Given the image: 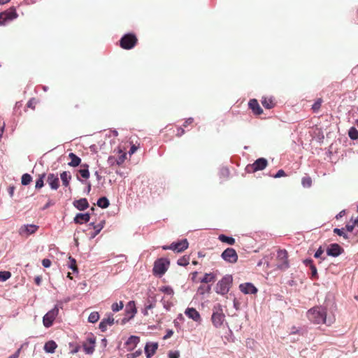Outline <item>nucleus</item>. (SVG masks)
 I'll list each match as a JSON object with an SVG mask.
<instances>
[{
	"mask_svg": "<svg viewBox=\"0 0 358 358\" xmlns=\"http://www.w3.org/2000/svg\"><path fill=\"white\" fill-rule=\"evenodd\" d=\"M159 291L169 296H173L174 294V291L170 286H162L159 288Z\"/></svg>",
	"mask_w": 358,
	"mask_h": 358,
	"instance_id": "nucleus-40",
	"label": "nucleus"
},
{
	"mask_svg": "<svg viewBox=\"0 0 358 358\" xmlns=\"http://www.w3.org/2000/svg\"><path fill=\"white\" fill-rule=\"evenodd\" d=\"M354 227H355V224H348L345 225V229L348 231H352L353 229H354Z\"/></svg>",
	"mask_w": 358,
	"mask_h": 358,
	"instance_id": "nucleus-62",
	"label": "nucleus"
},
{
	"mask_svg": "<svg viewBox=\"0 0 358 358\" xmlns=\"http://www.w3.org/2000/svg\"><path fill=\"white\" fill-rule=\"evenodd\" d=\"M221 257L225 262L234 264L238 261V255L236 251L232 248H227L221 254Z\"/></svg>",
	"mask_w": 358,
	"mask_h": 358,
	"instance_id": "nucleus-8",
	"label": "nucleus"
},
{
	"mask_svg": "<svg viewBox=\"0 0 358 358\" xmlns=\"http://www.w3.org/2000/svg\"><path fill=\"white\" fill-rule=\"evenodd\" d=\"M69 157L71 159V162L68 163V165L70 166L76 167L81 162V159L73 152L69 154Z\"/></svg>",
	"mask_w": 358,
	"mask_h": 358,
	"instance_id": "nucleus-27",
	"label": "nucleus"
},
{
	"mask_svg": "<svg viewBox=\"0 0 358 358\" xmlns=\"http://www.w3.org/2000/svg\"><path fill=\"white\" fill-rule=\"evenodd\" d=\"M158 343L156 342H148L144 348L145 354L147 358L152 357L158 348Z\"/></svg>",
	"mask_w": 358,
	"mask_h": 358,
	"instance_id": "nucleus-14",
	"label": "nucleus"
},
{
	"mask_svg": "<svg viewBox=\"0 0 358 358\" xmlns=\"http://www.w3.org/2000/svg\"><path fill=\"white\" fill-rule=\"evenodd\" d=\"M348 136L352 140H357L358 138V131L352 127L348 131Z\"/></svg>",
	"mask_w": 358,
	"mask_h": 358,
	"instance_id": "nucleus-42",
	"label": "nucleus"
},
{
	"mask_svg": "<svg viewBox=\"0 0 358 358\" xmlns=\"http://www.w3.org/2000/svg\"><path fill=\"white\" fill-rule=\"evenodd\" d=\"M334 233L337 234L338 236H343L345 239L349 238L348 235L344 232L343 228H341V229L334 228Z\"/></svg>",
	"mask_w": 358,
	"mask_h": 358,
	"instance_id": "nucleus-47",
	"label": "nucleus"
},
{
	"mask_svg": "<svg viewBox=\"0 0 358 358\" xmlns=\"http://www.w3.org/2000/svg\"><path fill=\"white\" fill-rule=\"evenodd\" d=\"M225 320V315L223 313L222 306L217 303L213 306L211 320L213 325L216 327H220Z\"/></svg>",
	"mask_w": 358,
	"mask_h": 358,
	"instance_id": "nucleus-3",
	"label": "nucleus"
},
{
	"mask_svg": "<svg viewBox=\"0 0 358 358\" xmlns=\"http://www.w3.org/2000/svg\"><path fill=\"white\" fill-rule=\"evenodd\" d=\"M189 257L183 256L178 259L177 264L181 266H186L189 264Z\"/></svg>",
	"mask_w": 358,
	"mask_h": 358,
	"instance_id": "nucleus-44",
	"label": "nucleus"
},
{
	"mask_svg": "<svg viewBox=\"0 0 358 358\" xmlns=\"http://www.w3.org/2000/svg\"><path fill=\"white\" fill-rule=\"evenodd\" d=\"M277 257L278 259V268L285 271L289 268V264L287 260V252L285 250H279L278 251Z\"/></svg>",
	"mask_w": 358,
	"mask_h": 358,
	"instance_id": "nucleus-9",
	"label": "nucleus"
},
{
	"mask_svg": "<svg viewBox=\"0 0 358 358\" xmlns=\"http://www.w3.org/2000/svg\"><path fill=\"white\" fill-rule=\"evenodd\" d=\"M22 348V346H21L19 349H17L14 354L10 355L8 358H18L20 356Z\"/></svg>",
	"mask_w": 358,
	"mask_h": 358,
	"instance_id": "nucleus-58",
	"label": "nucleus"
},
{
	"mask_svg": "<svg viewBox=\"0 0 358 358\" xmlns=\"http://www.w3.org/2000/svg\"><path fill=\"white\" fill-rule=\"evenodd\" d=\"M321 104H322V99H318L317 101H315V102L313 104L312 106V109L314 110V111H317L320 109V106H321Z\"/></svg>",
	"mask_w": 358,
	"mask_h": 358,
	"instance_id": "nucleus-52",
	"label": "nucleus"
},
{
	"mask_svg": "<svg viewBox=\"0 0 358 358\" xmlns=\"http://www.w3.org/2000/svg\"><path fill=\"white\" fill-rule=\"evenodd\" d=\"M137 147L135 145H133L131 148H130V150L129 151V155H132L134 154L136 150H137Z\"/></svg>",
	"mask_w": 358,
	"mask_h": 358,
	"instance_id": "nucleus-63",
	"label": "nucleus"
},
{
	"mask_svg": "<svg viewBox=\"0 0 358 358\" xmlns=\"http://www.w3.org/2000/svg\"><path fill=\"white\" fill-rule=\"evenodd\" d=\"M188 246L189 243L186 238L171 243V250L176 252H183Z\"/></svg>",
	"mask_w": 358,
	"mask_h": 358,
	"instance_id": "nucleus-12",
	"label": "nucleus"
},
{
	"mask_svg": "<svg viewBox=\"0 0 358 358\" xmlns=\"http://www.w3.org/2000/svg\"><path fill=\"white\" fill-rule=\"evenodd\" d=\"M59 308H62V304H56L53 308L49 310L43 317V324L45 328H49L53 324V322L59 314Z\"/></svg>",
	"mask_w": 358,
	"mask_h": 358,
	"instance_id": "nucleus-5",
	"label": "nucleus"
},
{
	"mask_svg": "<svg viewBox=\"0 0 358 358\" xmlns=\"http://www.w3.org/2000/svg\"><path fill=\"white\" fill-rule=\"evenodd\" d=\"M170 261L167 258L157 259L152 268L153 274L159 277L162 276L168 270Z\"/></svg>",
	"mask_w": 358,
	"mask_h": 358,
	"instance_id": "nucleus-4",
	"label": "nucleus"
},
{
	"mask_svg": "<svg viewBox=\"0 0 358 358\" xmlns=\"http://www.w3.org/2000/svg\"><path fill=\"white\" fill-rule=\"evenodd\" d=\"M142 353L141 350H138L135 351L134 352L129 353L127 355V358H137L139 357Z\"/></svg>",
	"mask_w": 358,
	"mask_h": 358,
	"instance_id": "nucleus-51",
	"label": "nucleus"
},
{
	"mask_svg": "<svg viewBox=\"0 0 358 358\" xmlns=\"http://www.w3.org/2000/svg\"><path fill=\"white\" fill-rule=\"evenodd\" d=\"M77 180L83 184L86 185V187L84 189V192L86 194H89L91 191V183L90 181H87L86 180L81 179L78 176H77Z\"/></svg>",
	"mask_w": 358,
	"mask_h": 358,
	"instance_id": "nucleus-37",
	"label": "nucleus"
},
{
	"mask_svg": "<svg viewBox=\"0 0 358 358\" xmlns=\"http://www.w3.org/2000/svg\"><path fill=\"white\" fill-rule=\"evenodd\" d=\"M124 307V304L122 301H120V303H114L111 306V309L113 312H118L122 310Z\"/></svg>",
	"mask_w": 358,
	"mask_h": 358,
	"instance_id": "nucleus-49",
	"label": "nucleus"
},
{
	"mask_svg": "<svg viewBox=\"0 0 358 358\" xmlns=\"http://www.w3.org/2000/svg\"><path fill=\"white\" fill-rule=\"evenodd\" d=\"M233 277L231 275H225L220 280L214 288L215 292L222 296L227 294L232 285Z\"/></svg>",
	"mask_w": 358,
	"mask_h": 358,
	"instance_id": "nucleus-2",
	"label": "nucleus"
},
{
	"mask_svg": "<svg viewBox=\"0 0 358 358\" xmlns=\"http://www.w3.org/2000/svg\"><path fill=\"white\" fill-rule=\"evenodd\" d=\"M173 334V331L172 329H167L166 334L164 336L163 339L166 340L171 337Z\"/></svg>",
	"mask_w": 358,
	"mask_h": 358,
	"instance_id": "nucleus-59",
	"label": "nucleus"
},
{
	"mask_svg": "<svg viewBox=\"0 0 358 358\" xmlns=\"http://www.w3.org/2000/svg\"><path fill=\"white\" fill-rule=\"evenodd\" d=\"M115 323L113 314L110 313L108 315L107 318H103L99 324V328L102 332H105L107 330L108 326H112Z\"/></svg>",
	"mask_w": 358,
	"mask_h": 358,
	"instance_id": "nucleus-15",
	"label": "nucleus"
},
{
	"mask_svg": "<svg viewBox=\"0 0 358 358\" xmlns=\"http://www.w3.org/2000/svg\"><path fill=\"white\" fill-rule=\"evenodd\" d=\"M96 338L92 335L87 338V341L83 343V347L87 355H92L94 352Z\"/></svg>",
	"mask_w": 358,
	"mask_h": 358,
	"instance_id": "nucleus-11",
	"label": "nucleus"
},
{
	"mask_svg": "<svg viewBox=\"0 0 358 358\" xmlns=\"http://www.w3.org/2000/svg\"><path fill=\"white\" fill-rule=\"evenodd\" d=\"M185 130L182 127H179L177 129V134H176V136H178V137H180L182 136L184 134H185Z\"/></svg>",
	"mask_w": 358,
	"mask_h": 358,
	"instance_id": "nucleus-60",
	"label": "nucleus"
},
{
	"mask_svg": "<svg viewBox=\"0 0 358 358\" xmlns=\"http://www.w3.org/2000/svg\"><path fill=\"white\" fill-rule=\"evenodd\" d=\"M60 178L62 182V185L64 187H68L71 180V175L69 171H63L60 173Z\"/></svg>",
	"mask_w": 358,
	"mask_h": 358,
	"instance_id": "nucleus-30",
	"label": "nucleus"
},
{
	"mask_svg": "<svg viewBox=\"0 0 358 358\" xmlns=\"http://www.w3.org/2000/svg\"><path fill=\"white\" fill-rule=\"evenodd\" d=\"M47 182L52 189L56 190L59 187V180L57 175L49 173L47 178Z\"/></svg>",
	"mask_w": 358,
	"mask_h": 358,
	"instance_id": "nucleus-18",
	"label": "nucleus"
},
{
	"mask_svg": "<svg viewBox=\"0 0 358 358\" xmlns=\"http://www.w3.org/2000/svg\"><path fill=\"white\" fill-rule=\"evenodd\" d=\"M239 289L245 294H255L257 292V288L251 282L241 283Z\"/></svg>",
	"mask_w": 358,
	"mask_h": 358,
	"instance_id": "nucleus-13",
	"label": "nucleus"
},
{
	"mask_svg": "<svg viewBox=\"0 0 358 358\" xmlns=\"http://www.w3.org/2000/svg\"><path fill=\"white\" fill-rule=\"evenodd\" d=\"M96 205L101 208H106L109 206L110 201L107 197L101 196L97 200Z\"/></svg>",
	"mask_w": 358,
	"mask_h": 358,
	"instance_id": "nucleus-33",
	"label": "nucleus"
},
{
	"mask_svg": "<svg viewBox=\"0 0 358 358\" xmlns=\"http://www.w3.org/2000/svg\"><path fill=\"white\" fill-rule=\"evenodd\" d=\"M11 276V273L8 271H0V282H5L9 279Z\"/></svg>",
	"mask_w": 358,
	"mask_h": 358,
	"instance_id": "nucleus-45",
	"label": "nucleus"
},
{
	"mask_svg": "<svg viewBox=\"0 0 358 358\" xmlns=\"http://www.w3.org/2000/svg\"><path fill=\"white\" fill-rule=\"evenodd\" d=\"M267 164V160L264 157H260L252 164V169L254 171H262L266 167Z\"/></svg>",
	"mask_w": 358,
	"mask_h": 358,
	"instance_id": "nucleus-20",
	"label": "nucleus"
},
{
	"mask_svg": "<svg viewBox=\"0 0 358 358\" xmlns=\"http://www.w3.org/2000/svg\"><path fill=\"white\" fill-rule=\"evenodd\" d=\"M140 337L137 336H131L125 342V345L128 346V351H132L139 343Z\"/></svg>",
	"mask_w": 358,
	"mask_h": 358,
	"instance_id": "nucleus-21",
	"label": "nucleus"
},
{
	"mask_svg": "<svg viewBox=\"0 0 358 358\" xmlns=\"http://www.w3.org/2000/svg\"><path fill=\"white\" fill-rule=\"evenodd\" d=\"M169 358H179L180 357V355H179V352H177V351H175V352H169Z\"/></svg>",
	"mask_w": 358,
	"mask_h": 358,
	"instance_id": "nucleus-57",
	"label": "nucleus"
},
{
	"mask_svg": "<svg viewBox=\"0 0 358 358\" xmlns=\"http://www.w3.org/2000/svg\"><path fill=\"white\" fill-rule=\"evenodd\" d=\"M194 121V119L192 117H189L187 119L185 120L184 124H183V127H187V125L192 124Z\"/></svg>",
	"mask_w": 358,
	"mask_h": 358,
	"instance_id": "nucleus-61",
	"label": "nucleus"
},
{
	"mask_svg": "<svg viewBox=\"0 0 358 358\" xmlns=\"http://www.w3.org/2000/svg\"><path fill=\"white\" fill-rule=\"evenodd\" d=\"M307 317L314 324H326L327 310L322 306H315L307 311Z\"/></svg>",
	"mask_w": 358,
	"mask_h": 358,
	"instance_id": "nucleus-1",
	"label": "nucleus"
},
{
	"mask_svg": "<svg viewBox=\"0 0 358 358\" xmlns=\"http://www.w3.org/2000/svg\"><path fill=\"white\" fill-rule=\"evenodd\" d=\"M343 252V248L338 243H331L327 248V255L333 257H338Z\"/></svg>",
	"mask_w": 358,
	"mask_h": 358,
	"instance_id": "nucleus-10",
	"label": "nucleus"
},
{
	"mask_svg": "<svg viewBox=\"0 0 358 358\" xmlns=\"http://www.w3.org/2000/svg\"><path fill=\"white\" fill-rule=\"evenodd\" d=\"M219 175L221 178H228L229 176V170L227 167H222L220 169Z\"/></svg>",
	"mask_w": 358,
	"mask_h": 358,
	"instance_id": "nucleus-48",
	"label": "nucleus"
},
{
	"mask_svg": "<svg viewBox=\"0 0 358 358\" xmlns=\"http://www.w3.org/2000/svg\"><path fill=\"white\" fill-rule=\"evenodd\" d=\"M216 280V274L214 273H206L200 279L201 283L214 282Z\"/></svg>",
	"mask_w": 358,
	"mask_h": 358,
	"instance_id": "nucleus-28",
	"label": "nucleus"
},
{
	"mask_svg": "<svg viewBox=\"0 0 358 358\" xmlns=\"http://www.w3.org/2000/svg\"><path fill=\"white\" fill-rule=\"evenodd\" d=\"M38 226L35 224H24L20 229V234L23 236H29L35 233Z\"/></svg>",
	"mask_w": 358,
	"mask_h": 358,
	"instance_id": "nucleus-17",
	"label": "nucleus"
},
{
	"mask_svg": "<svg viewBox=\"0 0 358 358\" xmlns=\"http://www.w3.org/2000/svg\"><path fill=\"white\" fill-rule=\"evenodd\" d=\"M82 169L78 171V173L85 179H87L90 177L89 165L87 164H83L81 165Z\"/></svg>",
	"mask_w": 358,
	"mask_h": 358,
	"instance_id": "nucleus-31",
	"label": "nucleus"
},
{
	"mask_svg": "<svg viewBox=\"0 0 358 358\" xmlns=\"http://www.w3.org/2000/svg\"><path fill=\"white\" fill-rule=\"evenodd\" d=\"M32 180V177L29 173H24L22 176L21 178V183L22 185H29Z\"/></svg>",
	"mask_w": 358,
	"mask_h": 358,
	"instance_id": "nucleus-39",
	"label": "nucleus"
},
{
	"mask_svg": "<svg viewBox=\"0 0 358 358\" xmlns=\"http://www.w3.org/2000/svg\"><path fill=\"white\" fill-rule=\"evenodd\" d=\"M345 210H341L338 214H337V215H336V218L337 220H338V219L341 218L343 216H344V215H345Z\"/></svg>",
	"mask_w": 358,
	"mask_h": 358,
	"instance_id": "nucleus-64",
	"label": "nucleus"
},
{
	"mask_svg": "<svg viewBox=\"0 0 358 358\" xmlns=\"http://www.w3.org/2000/svg\"><path fill=\"white\" fill-rule=\"evenodd\" d=\"M17 16L15 8L10 7L0 13V25H5L8 22L16 19Z\"/></svg>",
	"mask_w": 358,
	"mask_h": 358,
	"instance_id": "nucleus-7",
	"label": "nucleus"
},
{
	"mask_svg": "<svg viewBox=\"0 0 358 358\" xmlns=\"http://www.w3.org/2000/svg\"><path fill=\"white\" fill-rule=\"evenodd\" d=\"M324 253V250L320 246L315 252L314 257L317 259H320L322 261L326 259V257H323L322 254Z\"/></svg>",
	"mask_w": 358,
	"mask_h": 358,
	"instance_id": "nucleus-46",
	"label": "nucleus"
},
{
	"mask_svg": "<svg viewBox=\"0 0 358 358\" xmlns=\"http://www.w3.org/2000/svg\"><path fill=\"white\" fill-rule=\"evenodd\" d=\"M136 308L135 306V303L133 301H130L127 303L125 308V313L126 317H129V318H133L136 313Z\"/></svg>",
	"mask_w": 358,
	"mask_h": 358,
	"instance_id": "nucleus-23",
	"label": "nucleus"
},
{
	"mask_svg": "<svg viewBox=\"0 0 358 358\" xmlns=\"http://www.w3.org/2000/svg\"><path fill=\"white\" fill-rule=\"evenodd\" d=\"M90 220V214L89 213H77L73 218V222L76 224H82L84 223H87Z\"/></svg>",
	"mask_w": 358,
	"mask_h": 358,
	"instance_id": "nucleus-19",
	"label": "nucleus"
},
{
	"mask_svg": "<svg viewBox=\"0 0 358 358\" xmlns=\"http://www.w3.org/2000/svg\"><path fill=\"white\" fill-rule=\"evenodd\" d=\"M155 306V302L154 301L148 300V302L145 304V308L142 310V313L144 315H148V310L152 309Z\"/></svg>",
	"mask_w": 358,
	"mask_h": 358,
	"instance_id": "nucleus-36",
	"label": "nucleus"
},
{
	"mask_svg": "<svg viewBox=\"0 0 358 358\" xmlns=\"http://www.w3.org/2000/svg\"><path fill=\"white\" fill-rule=\"evenodd\" d=\"M303 263L306 266H308L311 271L310 278L312 280L318 278L317 270L315 265L313 264L312 259H306L303 261Z\"/></svg>",
	"mask_w": 358,
	"mask_h": 358,
	"instance_id": "nucleus-16",
	"label": "nucleus"
},
{
	"mask_svg": "<svg viewBox=\"0 0 358 358\" xmlns=\"http://www.w3.org/2000/svg\"><path fill=\"white\" fill-rule=\"evenodd\" d=\"M301 185L304 188H310L312 186V179L310 176H304L301 179Z\"/></svg>",
	"mask_w": 358,
	"mask_h": 358,
	"instance_id": "nucleus-38",
	"label": "nucleus"
},
{
	"mask_svg": "<svg viewBox=\"0 0 358 358\" xmlns=\"http://www.w3.org/2000/svg\"><path fill=\"white\" fill-rule=\"evenodd\" d=\"M185 314L190 319L193 320L195 322H198L201 320V316L199 313L194 308H187Z\"/></svg>",
	"mask_w": 358,
	"mask_h": 358,
	"instance_id": "nucleus-25",
	"label": "nucleus"
},
{
	"mask_svg": "<svg viewBox=\"0 0 358 358\" xmlns=\"http://www.w3.org/2000/svg\"><path fill=\"white\" fill-rule=\"evenodd\" d=\"M248 106L255 115H259L263 113L262 108L255 99L250 100Z\"/></svg>",
	"mask_w": 358,
	"mask_h": 358,
	"instance_id": "nucleus-22",
	"label": "nucleus"
},
{
	"mask_svg": "<svg viewBox=\"0 0 358 358\" xmlns=\"http://www.w3.org/2000/svg\"><path fill=\"white\" fill-rule=\"evenodd\" d=\"M116 158L113 156H110L108 159V164L110 165V166H113L115 164H116Z\"/></svg>",
	"mask_w": 358,
	"mask_h": 358,
	"instance_id": "nucleus-56",
	"label": "nucleus"
},
{
	"mask_svg": "<svg viewBox=\"0 0 358 358\" xmlns=\"http://www.w3.org/2000/svg\"><path fill=\"white\" fill-rule=\"evenodd\" d=\"M105 220H101L99 224H96L95 222H92L90 223V226L92 227L94 229V232L92 234L91 238H94L96 235H98L102 229L104 227Z\"/></svg>",
	"mask_w": 358,
	"mask_h": 358,
	"instance_id": "nucleus-26",
	"label": "nucleus"
},
{
	"mask_svg": "<svg viewBox=\"0 0 358 358\" xmlns=\"http://www.w3.org/2000/svg\"><path fill=\"white\" fill-rule=\"evenodd\" d=\"M70 264L69 265V268L71 269L73 271H77L76 266V261L74 258L69 257Z\"/></svg>",
	"mask_w": 358,
	"mask_h": 358,
	"instance_id": "nucleus-50",
	"label": "nucleus"
},
{
	"mask_svg": "<svg viewBox=\"0 0 358 358\" xmlns=\"http://www.w3.org/2000/svg\"><path fill=\"white\" fill-rule=\"evenodd\" d=\"M287 176L286 173L282 169H280L273 176V177L275 178H279L284 177V176Z\"/></svg>",
	"mask_w": 358,
	"mask_h": 358,
	"instance_id": "nucleus-53",
	"label": "nucleus"
},
{
	"mask_svg": "<svg viewBox=\"0 0 358 358\" xmlns=\"http://www.w3.org/2000/svg\"><path fill=\"white\" fill-rule=\"evenodd\" d=\"M42 265L45 268H49L51 266V261L49 259H43L42 260Z\"/></svg>",
	"mask_w": 358,
	"mask_h": 358,
	"instance_id": "nucleus-55",
	"label": "nucleus"
},
{
	"mask_svg": "<svg viewBox=\"0 0 358 358\" xmlns=\"http://www.w3.org/2000/svg\"><path fill=\"white\" fill-rule=\"evenodd\" d=\"M125 157H126L125 154H123V155L119 156L118 158H116V160H117L116 161V164L117 165L122 164L124 162V161L125 159Z\"/></svg>",
	"mask_w": 358,
	"mask_h": 358,
	"instance_id": "nucleus-54",
	"label": "nucleus"
},
{
	"mask_svg": "<svg viewBox=\"0 0 358 358\" xmlns=\"http://www.w3.org/2000/svg\"><path fill=\"white\" fill-rule=\"evenodd\" d=\"M211 292V285H208L206 286L205 285H200L198 287L197 293L199 295H204L205 294H209Z\"/></svg>",
	"mask_w": 358,
	"mask_h": 358,
	"instance_id": "nucleus-34",
	"label": "nucleus"
},
{
	"mask_svg": "<svg viewBox=\"0 0 358 358\" xmlns=\"http://www.w3.org/2000/svg\"><path fill=\"white\" fill-rule=\"evenodd\" d=\"M73 206L80 211H83L89 207L87 199L82 198L78 200H75L73 203Z\"/></svg>",
	"mask_w": 358,
	"mask_h": 358,
	"instance_id": "nucleus-24",
	"label": "nucleus"
},
{
	"mask_svg": "<svg viewBox=\"0 0 358 358\" xmlns=\"http://www.w3.org/2000/svg\"><path fill=\"white\" fill-rule=\"evenodd\" d=\"M218 239L222 243H225L231 245H233L235 243L234 238H233L232 236H226L224 234L219 235Z\"/></svg>",
	"mask_w": 358,
	"mask_h": 358,
	"instance_id": "nucleus-32",
	"label": "nucleus"
},
{
	"mask_svg": "<svg viewBox=\"0 0 358 358\" xmlns=\"http://www.w3.org/2000/svg\"><path fill=\"white\" fill-rule=\"evenodd\" d=\"M99 319V314L98 312H92L88 317V322L90 323H95Z\"/></svg>",
	"mask_w": 358,
	"mask_h": 358,
	"instance_id": "nucleus-43",
	"label": "nucleus"
},
{
	"mask_svg": "<svg viewBox=\"0 0 358 358\" xmlns=\"http://www.w3.org/2000/svg\"><path fill=\"white\" fill-rule=\"evenodd\" d=\"M45 176V173H43L39 176L38 178L36 181V185H35L36 189H41V187H43Z\"/></svg>",
	"mask_w": 358,
	"mask_h": 358,
	"instance_id": "nucleus-41",
	"label": "nucleus"
},
{
	"mask_svg": "<svg viewBox=\"0 0 358 358\" xmlns=\"http://www.w3.org/2000/svg\"><path fill=\"white\" fill-rule=\"evenodd\" d=\"M57 347V343L54 341H49L44 345V350L48 353H54Z\"/></svg>",
	"mask_w": 358,
	"mask_h": 358,
	"instance_id": "nucleus-29",
	"label": "nucleus"
},
{
	"mask_svg": "<svg viewBox=\"0 0 358 358\" xmlns=\"http://www.w3.org/2000/svg\"><path fill=\"white\" fill-rule=\"evenodd\" d=\"M137 43V38L133 33L125 34L120 40V45L124 50L132 49Z\"/></svg>",
	"mask_w": 358,
	"mask_h": 358,
	"instance_id": "nucleus-6",
	"label": "nucleus"
},
{
	"mask_svg": "<svg viewBox=\"0 0 358 358\" xmlns=\"http://www.w3.org/2000/svg\"><path fill=\"white\" fill-rule=\"evenodd\" d=\"M262 104L266 109H271L274 106L272 98L264 97L262 101Z\"/></svg>",
	"mask_w": 358,
	"mask_h": 358,
	"instance_id": "nucleus-35",
	"label": "nucleus"
}]
</instances>
